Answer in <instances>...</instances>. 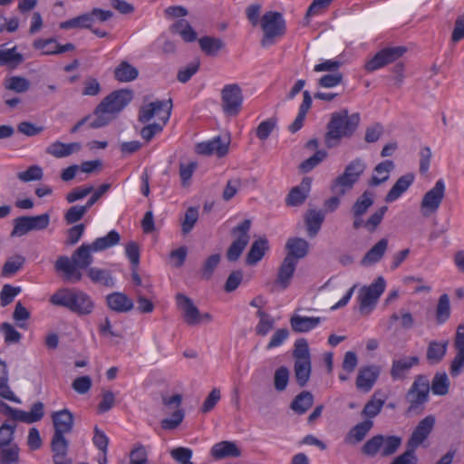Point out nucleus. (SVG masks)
Returning <instances> with one entry per match:
<instances>
[{
    "instance_id": "72a5a7b5",
    "label": "nucleus",
    "mask_w": 464,
    "mask_h": 464,
    "mask_svg": "<svg viewBox=\"0 0 464 464\" xmlns=\"http://www.w3.org/2000/svg\"><path fill=\"white\" fill-rule=\"evenodd\" d=\"M92 252H94L91 244H82L72 255L71 262L79 268L85 269L90 266L93 261Z\"/></svg>"
},
{
    "instance_id": "a19ab883",
    "label": "nucleus",
    "mask_w": 464,
    "mask_h": 464,
    "mask_svg": "<svg viewBox=\"0 0 464 464\" xmlns=\"http://www.w3.org/2000/svg\"><path fill=\"white\" fill-rule=\"evenodd\" d=\"M314 403V395L308 391H303L292 401L290 408L298 414L305 413Z\"/></svg>"
},
{
    "instance_id": "4c0bfd02",
    "label": "nucleus",
    "mask_w": 464,
    "mask_h": 464,
    "mask_svg": "<svg viewBox=\"0 0 464 464\" xmlns=\"http://www.w3.org/2000/svg\"><path fill=\"white\" fill-rule=\"evenodd\" d=\"M0 397L15 403L21 400L15 396L8 385V369L5 361L0 359Z\"/></svg>"
},
{
    "instance_id": "f03ea898",
    "label": "nucleus",
    "mask_w": 464,
    "mask_h": 464,
    "mask_svg": "<svg viewBox=\"0 0 464 464\" xmlns=\"http://www.w3.org/2000/svg\"><path fill=\"white\" fill-rule=\"evenodd\" d=\"M361 121L358 112L349 114L347 109L334 112L331 120L327 124V131L325 133V144L328 148L336 146L343 138H350L357 130Z\"/></svg>"
},
{
    "instance_id": "58836bf2",
    "label": "nucleus",
    "mask_w": 464,
    "mask_h": 464,
    "mask_svg": "<svg viewBox=\"0 0 464 464\" xmlns=\"http://www.w3.org/2000/svg\"><path fill=\"white\" fill-rule=\"evenodd\" d=\"M374 203V193L365 190L353 204L352 216H364Z\"/></svg>"
},
{
    "instance_id": "c85d7f7f",
    "label": "nucleus",
    "mask_w": 464,
    "mask_h": 464,
    "mask_svg": "<svg viewBox=\"0 0 464 464\" xmlns=\"http://www.w3.org/2000/svg\"><path fill=\"white\" fill-rule=\"evenodd\" d=\"M413 180L414 175L412 173H407L400 177L386 194L385 201L388 203L395 201L410 188Z\"/></svg>"
},
{
    "instance_id": "a18cd8bd",
    "label": "nucleus",
    "mask_w": 464,
    "mask_h": 464,
    "mask_svg": "<svg viewBox=\"0 0 464 464\" xmlns=\"http://www.w3.org/2000/svg\"><path fill=\"white\" fill-rule=\"evenodd\" d=\"M294 372H295V378L297 384L300 387L305 386L310 379V376H311V372H312L311 361H306V362L295 361Z\"/></svg>"
},
{
    "instance_id": "6e6d98bb",
    "label": "nucleus",
    "mask_w": 464,
    "mask_h": 464,
    "mask_svg": "<svg viewBox=\"0 0 464 464\" xmlns=\"http://www.w3.org/2000/svg\"><path fill=\"white\" fill-rule=\"evenodd\" d=\"M25 258L23 256L15 255L9 257L3 266L2 276H11L17 273L24 265Z\"/></svg>"
},
{
    "instance_id": "de8ad7c7",
    "label": "nucleus",
    "mask_w": 464,
    "mask_h": 464,
    "mask_svg": "<svg viewBox=\"0 0 464 464\" xmlns=\"http://www.w3.org/2000/svg\"><path fill=\"white\" fill-rule=\"evenodd\" d=\"M4 87L6 91H12L15 93H24L30 87L29 80L22 76H11L4 81Z\"/></svg>"
},
{
    "instance_id": "0eeeda50",
    "label": "nucleus",
    "mask_w": 464,
    "mask_h": 464,
    "mask_svg": "<svg viewBox=\"0 0 464 464\" xmlns=\"http://www.w3.org/2000/svg\"><path fill=\"white\" fill-rule=\"evenodd\" d=\"M260 26L264 33L260 44L264 48L274 45L278 39L285 34L286 31L283 14L276 11L265 13L260 19Z\"/></svg>"
},
{
    "instance_id": "6ab92c4d",
    "label": "nucleus",
    "mask_w": 464,
    "mask_h": 464,
    "mask_svg": "<svg viewBox=\"0 0 464 464\" xmlns=\"http://www.w3.org/2000/svg\"><path fill=\"white\" fill-rule=\"evenodd\" d=\"M229 143V138L221 139L218 136L207 142L198 143L197 152L202 155L216 154L218 157H223L228 152Z\"/></svg>"
},
{
    "instance_id": "423d86ee",
    "label": "nucleus",
    "mask_w": 464,
    "mask_h": 464,
    "mask_svg": "<svg viewBox=\"0 0 464 464\" xmlns=\"http://www.w3.org/2000/svg\"><path fill=\"white\" fill-rule=\"evenodd\" d=\"M366 167L365 161L361 158L350 161L345 166L343 172L333 180L331 191L334 194L345 195L358 182Z\"/></svg>"
},
{
    "instance_id": "49530a36",
    "label": "nucleus",
    "mask_w": 464,
    "mask_h": 464,
    "mask_svg": "<svg viewBox=\"0 0 464 464\" xmlns=\"http://www.w3.org/2000/svg\"><path fill=\"white\" fill-rule=\"evenodd\" d=\"M170 30L179 34L185 42L192 43L197 39V33L185 19H180L173 24Z\"/></svg>"
},
{
    "instance_id": "7c9ffc66",
    "label": "nucleus",
    "mask_w": 464,
    "mask_h": 464,
    "mask_svg": "<svg viewBox=\"0 0 464 464\" xmlns=\"http://www.w3.org/2000/svg\"><path fill=\"white\" fill-rule=\"evenodd\" d=\"M285 248L287 249L285 256H291L294 260L298 261L308 254L309 244L304 238L293 237L287 240Z\"/></svg>"
},
{
    "instance_id": "4d7b16f0",
    "label": "nucleus",
    "mask_w": 464,
    "mask_h": 464,
    "mask_svg": "<svg viewBox=\"0 0 464 464\" xmlns=\"http://www.w3.org/2000/svg\"><path fill=\"white\" fill-rule=\"evenodd\" d=\"M383 436L382 435H376L368 440L364 445L362 448V454L369 456V457H374L379 452L382 451V447L383 445Z\"/></svg>"
},
{
    "instance_id": "ddd939ff",
    "label": "nucleus",
    "mask_w": 464,
    "mask_h": 464,
    "mask_svg": "<svg viewBox=\"0 0 464 464\" xmlns=\"http://www.w3.org/2000/svg\"><path fill=\"white\" fill-rule=\"evenodd\" d=\"M445 184L442 179H439L435 186L427 191L420 202V211L423 217H430L440 208L445 196Z\"/></svg>"
},
{
    "instance_id": "4be33fe9",
    "label": "nucleus",
    "mask_w": 464,
    "mask_h": 464,
    "mask_svg": "<svg viewBox=\"0 0 464 464\" xmlns=\"http://www.w3.org/2000/svg\"><path fill=\"white\" fill-rule=\"evenodd\" d=\"M296 266V260H294L291 256H285L278 268L276 279V284L278 285L281 289H286L290 285Z\"/></svg>"
},
{
    "instance_id": "7ed1b4c3",
    "label": "nucleus",
    "mask_w": 464,
    "mask_h": 464,
    "mask_svg": "<svg viewBox=\"0 0 464 464\" xmlns=\"http://www.w3.org/2000/svg\"><path fill=\"white\" fill-rule=\"evenodd\" d=\"M172 106V100L169 99L150 102L140 109L139 121L142 123L149 122L155 115H158L159 120L162 121V124L155 122L141 129L140 135L145 140L150 141L157 133L162 130L163 125L170 118Z\"/></svg>"
},
{
    "instance_id": "5701e85b",
    "label": "nucleus",
    "mask_w": 464,
    "mask_h": 464,
    "mask_svg": "<svg viewBox=\"0 0 464 464\" xmlns=\"http://www.w3.org/2000/svg\"><path fill=\"white\" fill-rule=\"evenodd\" d=\"M388 210L387 206H382L380 208H378L374 213H372L369 218L364 221L362 217L363 216H353V227L354 229H359L362 227H365L369 232H374L378 226L382 223L383 217L385 213Z\"/></svg>"
},
{
    "instance_id": "39448f33",
    "label": "nucleus",
    "mask_w": 464,
    "mask_h": 464,
    "mask_svg": "<svg viewBox=\"0 0 464 464\" xmlns=\"http://www.w3.org/2000/svg\"><path fill=\"white\" fill-rule=\"evenodd\" d=\"M53 305L69 309L78 315H88L94 309V302L85 292L76 288H62L50 297Z\"/></svg>"
},
{
    "instance_id": "864d4df0",
    "label": "nucleus",
    "mask_w": 464,
    "mask_h": 464,
    "mask_svg": "<svg viewBox=\"0 0 464 464\" xmlns=\"http://www.w3.org/2000/svg\"><path fill=\"white\" fill-rule=\"evenodd\" d=\"M256 316L259 318V322L256 326V334L260 336H266L273 328L275 320L267 313L258 310Z\"/></svg>"
},
{
    "instance_id": "cd10ccee",
    "label": "nucleus",
    "mask_w": 464,
    "mask_h": 464,
    "mask_svg": "<svg viewBox=\"0 0 464 464\" xmlns=\"http://www.w3.org/2000/svg\"><path fill=\"white\" fill-rule=\"evenodd\" d=\"M211 455L216 459L226 458H237L241 455V450L233 441L224 440L216 443L211 448Z\"/></svg>"
},
{
    "instance_id": "20e7f679",
    "label": "nucleus",
    "mask_w": 464,
    "mask_h": 464,
    "mask_svg": "<svg viewBox=\"0 0 464 464\" xmlns=\"http://www.w3.org/2000/svg\"><path fill=\"white\" fill-rule=\"evenodd\" d=\"M131 100L132 92L127 89L110 93L95 108V119L90 122V128L97 129L107 125L111 121L110 114L120 112Z\"/></svg>"
},
{
    "instance_id": "c756f323",
    "label": "nucleus",
    "mask_w": 464,
    "mask_h": 464,
    "mask_svg": "<svg viewBox=\"0 0 464 464\" xmlns=\"http://www.w3.org/2000/svg\"><path fill=\"white\" fill-rule=\"evenodd\" d=\"M269 249V244L266 237H262L255 240L246 255V262L249 266H255L265 256L266 252Z\"/></svg>"
},
{
    "instance_id": "473e14b6",
    "label": "nucleus",
    "mask_w": 464,
    "mask_h": 464,
    "mask_svg": "<svg viewBox=\"0 0 464 464\" xmlns=\"http://www.w3.org/2000/svg\"><path fill=\"white\" fill-rule=\"evenodd\" d=\"M373 422L371 420H363L353 427L344 438L347 444H357L361 442L371 430Z\"/></svg>"
},
{
    "instance_id": "9d476101",
    "label": "nucleus",
    "mask_w": 464,
    "mask_h": 464,
    "mask_svg": "<svg viewBox=\"0 0 464 464\" xmlns=\"http://www.w3.org/2000/svg\"><path fill=\"white\" fill-rule=\"evenodd\" d=\"M251 220L245 219L231 229V236L234 237L231 245L227 248L226 256L228 261L236 262L246 247L250 240L249 231L251 228Z\"/></svg>"
},
{
    "instance_id": "052dcab7",
    "label": "nucleus",
    "mask_w": 464,
    "mask_h": 464,
    "mask_svg": "<svg viewBox=\"0 0 464 464\" xmlns=\"http://www.w3.org/2000/svg\"><path fill=\"white\" fill-rule=\"evenodd\" d=\"M290 372L287 367L280 366L277 368L274 374V387L276 392H284L289 382Z\"/></svg>"
},
{
    "instance_id": "f3484780",
    "label": "nucleus",
    "mask_w": 464,
    "mask_h": 464,
    "mask_svg": "<svg viewBox=\"0 0 464 464\" xmlns=\"http://www.w3.org/2000/svg\"><path fill=\"white\" fill-rule=\"evenodd\" d=\"M420 363L418 356H403L392 360L390 371L393 381L404 380L407 378L411 369Z\"/></svg>"
},
{
    "instance_id": "603ef678",
    "label": "nucleus",
    "mask_w": 464,
    "mask_h": 464,
    "mask_svg": "<svg viewBox=\"0 0 464 464\" xmlns=\"http://www.w3.org/2000/svg\"><path fill=\"white\" fill-rule=\"evenodd\" d=\"M92 17L89 15V13L82 14L67 21L62 22L60 24L61 29H72V28H92Z\"/></svg>"
},
{
    "instance_id": "338daca9",
    "label": "nucleus",
    "mask_w": 464,
    "mask_h": 464,
    "mask_svg": "<svg viewBox=\"0 0 464 464\" xmlns=\"http://www.w3.org/2000/svg\"><path fill=\"white\" fill-rule=\"evenodd\" d=\"M15 428V424L11 425L6 422L0 426V448L12 445V441L14 438Z\"/></svg>"
},
{
    "instance_id": "13d9d810",
    "label": "nucleus",
    "mask_w": 464,
    "mask_h": 464,
    "mask_svg": "<svg viewBox=\"0 0 464 464\" xmlns=\"http://www.w3.org/2000/svg\"><path fill=\"white\" fill-rule=\"evenodd\" d=\"M19 448L16 444L0 448V460L2 464H16L19 461Z\"/></svg>"
},
{
    "instance_id": "8fccbe9b",
    "label": "nucleus",
    "mask_w": 464,
    "mask_h": 464,
    "mask_svg": "<svg viewBox=\"0 0 464 464\" xmlns=\"http://www.w3.org/2000/svg\"><path fill=\"white\" fill-rule=\"evenodd\" d=\"M201 50L209 56L216 55L218 51L224 48L225 44L219 38L203 36L198 40Z\"/></svg>"
},
{
    "instance_id": "e2e57ef3",
    "label": "nucleus",
    "mask_w": 464,
    "mask_h": 464,
    "mask_svg": "<svg viewBox=\"0 0 464 464\" xmlns=\"http://www.w3.org/2000/svg\"><path fill=\"white\" fill-rule=\"evenodd\" d=\"M43 176V169L38 165L30 166L25 171L17 174V178L23 182L38 181Z\"/></svg>"
},
{
    "instance_id": "c9c22d12",
    "label": "nucleus",
    "mask_w": 464,
    "mask_h": 464,
    "mask_svg": "<svg viewBox=\"0 0 464 464\" xmlns=\"http://www.w3.org/2000/svg\"><path fill=\"white\" fill-rule=\"evenodd\" d=\"M312 102L313 101L310 92L308 91H304L303 102L299 107L298 114L293 123L288 127L290 132L295 133L303 127L306 114L312 106Z\"/></svg>"
},
{
    "instance_id": "69168bd1",
    "label": "nucleus",
    "mask_w": 464,
    "mask_h": 464,
    "mask_svg": "<svg viewBox=\"0 0 464 464\" xmlns=\"http://www.w3.org/2000/svg\"><path fill=\"white\" fill-rule=\"evenodd\" d=\"M88 209L89 208L86 205L72 206L66 211L64 215V219L67 222V224H74L82 218V217L86 214Z\"/></svg>"
},
{
    "instance_id": "bf43d9fd",
    "label": "nucleus",
    "mask_w": 464,
    "mask_h": 464,
    "mask_svg": "<svg viewBox=\"0 0 464 464\" xmlns=\"http://www.w3.org/2000/svg\"><path fill=\"white\" fill-rule=\"evenodd\" d=\"M198 219V210L195 207H189L181 221V231L183 235L188 234Z\"/></svg>"
},
{
    "instance_id": "b1692460",
    "label": "nucleus",
    "mask_w": 464,
    "mask_h": 464,
    "mask_svg": "<svg viewBox=\"0 0 464 464\" xmlns=\"http://www.w3.org/2000/svg\"><path fill=\"white\" fill-rule=\"evenodd\" d=\"M311 182L312 180L310 178H304L300 185L290 190L285 199L286 204L293 207L302 205L309 195Z\"/></svg>"
},
{
    "instance_id": "9b49d317",
    "label": "nucleus",
    "mask_w": 464,
    "mask_h": 464,
    "mask_svg": "<svg viewBox=\"0 0 464 464\" xmlns=\"http://www.w3.org/2000/svg\"><path fill=\"white\" fill-rule=\"evenodd\" d=\"M50 224V215L44 213L38 216H22L14 220L12 237H22L34 230H44Z\"/></svg>"
},
{
    "instance_id": "3c124183",
    "label": "nucleus",
    "mask_w": 464,
    "mask_h": 464,
    "mask_svg": "<svg viewBox=\"0 0 464 464\" xmlns=\"http://www.w3.org/2000/svg\"><path fill=\"white\" fill-rule=\"evenodd\" d=\"M24 61V57L20 53L16 52V47L11 49H0V64L15 68Z\"/></svg>"
},
{
    "instance_id": "393cba45",
    "label": "nucleus",
    "mask_w": 464,
    "mask_h": 464,
    "mask_svg": "<svg viewBox=\"0 0 464 464\" xmlns=\"http://www.w3.org/2000/svg\"><path fill=\"white\" fill-rule=\"evenodd\" d=\"M82 150L80 142L63 143L56 140L51 143L45 150L46 153L56 158L62 159L77 153Z\"/></svg>"
},
{
    "instance_id": "a878e982",
    "label": "nucleus",
    "mask_w": 464,
    "mask_h": 464,
    "mask_svg": "<svg viewBox=\"0 0 464 464\" xmlns=\"http://www.w3.org/2000/svg\"><path fill=\"white\" fill-rule=\"evenodd\" d=\"M322 322V318L318 316H303L300 314H294L290 320V326L295 333H307L314 328H316L320 323Z\"/></svg>"
},
{
    "instance_id": "ea45409f",
    "label": "nucleus",
    "mask_w": 464,
    "mask_h": 464,
    "mask_svg": "<svg viewBox=\"0 0 464 464\" xmlns=\"http://www.w3.org/2000/svg\"><path fill=\"white\" fill-rule=\"evenodd\" d=\"M114 78L121 82H129L136 80L139 76V71L127 61H122L114 69Z\"/></svg>"
},
{
    "instance_id": "412c9836",
    "label": "nucleus",
    "mask_w": 464,
    "mask_h": 464,
    "mask_svg": "<svg viewBox=\"0 0 464 464\" xmlns=\"http://www.w3.org/2000/svg\"><path fill=\"white\" fill-rule=\"evenodd\" d=\"M55 270L64 273L65 280L75 284L82 280V274L79 266L72 264L70 258L66 256L58 257L54 265Z\"/></svg>"
},
{
    "instance_id": "79ce46f5",
    "label": "nucleus",
    "mask_w": 464,
    "mask_h": 464,
    "mask_svg": "<svg viewBox=\"0 0 464 464\" xmlns=\"http://www.w3.org/2000/svg\"><path fill=\"white\" fill-rule=\"evenodd\" d=\"M324 215L321 211L314 209L309 210L305 216L304 221L308 236L314 237L317 235L324 222Z\"/></svg>"
},
{
    "instance_id": "4468645a",
    "label": "nucleus",
    "mask_w": 464,
    "mask_h": 464,
    "mask_svg": "<svg viewBox=\"0 0 464 464\" xmlns=\"http://www.w3.org/2000/svg\"><path fill=\"white\" fill-rule=\"evenodd\" d=\"M405 52L406 48L402 46L384 48L365 63V70L367 72H374L382 68L399 59Z\"/></svg>"
},
{
    "instance_id": "0e129e2a",
    "label": "nucleus",
    "mask_w": 464,
    "mask_h": 464,
    "mask_svg": "<svg viewBox=\"0 0 464 464\" xmlns=\"http://www.w3.org/2000/svg\"><path fill=\"white\" fill-rule=\"evenodd\" d=\"M383 441L381 451L383 457L391 456L395 453L401 444V439L398 436H383Z\"/></svg>"
},
{
    "instance_id": "bb28decb",
    "label": "nucleus",
    "mask_w": 464,
    "mask_h": 464,
    "mask_svg": "<svg viewBox=\"0 0 464 464\" xmlns=\"http://www.w3.org/2000/svg\"><path fill=\"white\" fill-rule=\"evenodd\" d=\"M108 307L117 313H128L134 307V304L130 298L121 292H114L106 296Z\"/></svg>"
},
{
    "instance_id": "c03bdc74",
    "label": "nucleus",
    "mask_w": 464,
    "mask_h": 464,
    "mask_svg": "<svg viewBox=\"0 0 464 464\" xmlns=\"http://www.w3.org/2000/svg\"><path fill=\"white\" fill-rule=\"evenodd\" d=\"M88 276L95 284H101L106 287H113L115 285L114 278L111 272L106 269L98 267H89Z\"/></svg>"
},
{
    "instance_id": "37998d69",
    "label": "nucleus",
    "mask_w": 464,
    "mask_h": 464,
    "mask_svg": "<svg viewBox=\"0 0 464 464\" xmlns=\"http://www.w3.org/2000/svg\"><path fill=\"white\" fill-rule=\"evenodd\" d=\"M120 240V234L116 230H111L105 237L96 238L91 245L94 252H100L116 246Z\"/></svg>"
},
{
    "instance_id": "dca6fc26",
    "label": "nucleus",
    "mask_w": 464,
    "mask_h": 464,
    "mask_svg": "<svg viewBox=\"0 0 464 464\" xmlns=\"http://www.w3.org/2000/svg\"><path fill=\"white\" fill-rule=\"evenodd\" d=\"M435 425V417L428 415L422 419L412 431L407 446L417 449L430 434Z\"/></svg>"
},
{
    "instance_id": "6e6552de",
    "label": "nucleus",
    "mask_w": 464,
    "mask_h": 464,
    "mask_svg": "<svg viewBox=\"0 0 464 464\" xmlns=\"http://www.w3.org/2000/svg\"><path fill=\"white\" fill-rule=\"evenodd\" d=\"M405 400L409 404L408 413H421L425 404L430 400V381L424 374L415 376L412 384L408 390Z\"/></svg>"
},
{
    "instance_id": "2eb2a0df",
    "label": "nucleus",
    "mask_w": 464,
    "mask_h": 464,
    "mask_svg": "<svg viewBox=\"0 0 464 464\" xmlns=\"http://www.w3.org/2000/svg\"><path fill=\"white\" fill-rule=\"evenodd\" d=\"M454 347L457 353L450 366V373L452 377H457L464 369V324H459L457 328Z\"/></svg>"
},
{
    "instance_id": "2f4dec72",
    "label": "nucleus",
    "mask_w": 464,
    "mask_h": 464,
    "mask_svg": "<svg viewBox=\"0 0 464 464\" xmlns=\"http://www.w3.org/2000/svg\"><path fill=\"white\" fill-rule=\"evenodd\" d=\"M449 341H431L429 343L426 352V359L430 364H438L445 357Z\"/></svg>"
},
{
    "instance_id": "1a4fd4ad",
    "label": "nucleus",
    "mask_w": 464,
    "mask_h": 464,
    "mask_svg": "<svg viewBox=\"0 0 464 464\" xmlns=\"http://www.w3.org/2000/svg\"><path fill=\"white\" fill-rule=\"evenodd\" d=\"M385 287L386 282L384 278L378 276L371 285H363L360 288L357 301L361 314H369L375 308Z\"/></svg>"
},
{
    "instance_id": "e433bc0d",
    "label": "nucleus",
    "mask_w": 464,
    "mask_h": 464,
    "mask_svg": "<svg viewBox=\"0 0 464 464\" xmlns=\"http://www.w3.org/2000/svg\"><path fill=\"white\" fill-rule=\"evenodd\" d=\"M394 169L393 161L386 160L377 164L373 169V175L368 181V185L372 187L379 186L389 179L390 172Z\"/></svg>"
},
{
    "instance_id": "f704fd0d",
    "label": "nucleus",
    "mask_w": 464,
    "mask_h": 464,
    "mask_svg": "<svg viewBox=\"0 0 464 464\" xmlns=\"http://www.w3.org/2000/svg\"><path fill=\"white\" fill-rule=\"evenodd\" d=\"M387 247L388 240L382 238L364 255L361 260V265L368 266L378 263L384 256Z\"/></svg>"
},
{
    "instance_id": "f257e3e1",
    "label": "nucleus",
    "mask_w": 464,
    "mask_h": 464,
    "mask_svg": "<svg viewBox=\"0 0 464 464\" xmlns=\"http://www.w3.org/2000/svg\"><path fill=\"white\" fill-rule=\"evenodd\" d=\"M51 417L54 429L51 440L53 464H72V459L68 456L69 440L65 434L72 431L74 416L70 410L63 409L53 411Z\"/></svg>"
},
{
    "instance_id": "680f3d73",
    "label": "nucleus",
    "mask_w": 464,
    "mask_h": 464,
    "mask_svg": "<svg viewBox=\"0 0 464 464\" xmlns=\"http://www.w3.org/2000/svg\"><path fill=\"white\" fill-rule=\"evenodd\" d=\"M293 355L295 361H311L308 343L304 338H301L295 341Z\"/></svg>"
},
{
    "instance_id": "f8f14e48",
    "label": "nucleus",
    "mask_w": 464,
    "mask_h": 464,
    "mask_svg": "<svg viewBox=\"0 0 464 464\" xmlns=\"http://www.w3.org/2000/svg\"><path fill=\"white\" fill-rule=\"evenodd\" d=\"M242 89L237 83L227 84L221 90L222 110L228 116L239 113L243 104Z\"/></svg>"
},
{
    "instance_id": "774afa93",
    "label": "nucleus",
    "mask_w": 464,
    "mask_h": 464,
    "mask_svg": "<svg viewBox=\"0 0 464 464\" xmlns=\"http://www.w3.org/2000/svg\"><path fill=\"white\" fill-rule=\"evenodd\" d=\"M148 455L146 449L141 444H137L130 454V464H147Z\"/></svg>"
},
{
    "instance_id": "aec40b11",
    "label": "nucleus",
    "mask_w": 464,
    "mask_h": 464,
    "mask_svg": "<svg viewBox=\"0 0 464 464\" xmlns=\"http://www.w3.org/2000/svg\"><path fill=\"white\" fill-rule=\"evenodd\" d=\"M379 374L380 369L375 365L362 367L356 378L357 389L368 392L377 381Z\"/></svg>"
},
{
    "instance_id": "5fc2aeb1",
    "label": "nucleus",
    "mask_w": 464,
    "mask_h": 464,
    "mask_svg": "<svg viewBox=\"0 0 464 464\" xmlns=\"http://www.w3.org/2000/svg\"><path fill=\"white\" fill-rule=\"evenodd\" d=\"M450 316V297L447 294L440 296L436 307V320L437 323L444 324Z\"/></svg>"
},
{
    "instance_id": "09e8293b",
    "label": "nucleus",
    "mask_w": 464,
    "mask_h": 464,
    "mask_svg": "<svg viewBox=\"0 0 464 464\" xmlns=\"http://www.w3.org/2000/svg\"><path fill=\"white\" fill-rule=\"evenodd\" d=\"M450 380L445 372H437L430 383V391L434 395L444 396L448 394L450 390Z\"/></svg>"
},
{
    "instance_id": "a211bd4d",
    "label": "nucleus",
    "mask_w": 464,
    "mask_h": 464,
    "mask_svg": "<svg viewBox=\"0 0 464 464\" xmlns=\"http://www.w3.org/2000/svg\"><path fill=\"white\" fill-rule=\"evenodd\" d=\"M178 307L183 312L185 322L189 325L201 323V314L192 300L187 295L179 293L176 295Z\"/></svg>"
}]
</instances>
